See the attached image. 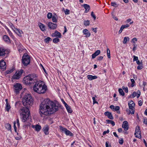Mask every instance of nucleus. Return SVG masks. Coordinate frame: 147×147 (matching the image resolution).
<instances>
[{"label":"nucleus","instance_id":"ddd939ff","mask_svg":"<svg viewBox=\"0 0 147 147\" xmlns=\"http://www.w3.org/2000/svg\"><path fill=\"white\" fill-rule=\"evenodd\" d=\"M122 127L124 128V130L125 131H127L128 129L129 126L128 125V123L127 121H124L123 122Z\"/></svg>","mask_w":147,"mask_h":147},{"label":"nucleus","instance_id":"f257e3e1","mask_svg":"<svg viewBox=\"0 0 147 147\" xmlns=\"http://www.w3.org/2000/svg\"><path fill=\"white\" fill-rule=\"evenodd\" d=\"M39 113L41 117H45L53 114L58 110L59 107L53 101L47 98L42 101L39 105Z\"/></svg>","mask_w":147,"mask_h":147},{"label":"nucleus","instance_id":"09e8293b","mask_svg":"<svg viewBox=\"0 0 147 147\" xmlns=\"http://www.w3.org/2000/svg\"><path fill=\"white\" fill-rule=\"evenodd\" d=\"M123 139H121V140H119V143L121 145L123 144Z\"/></svg>","mask_w":147,"mask_h":147},{"label":"nucleus","instance_id":"72a5a7b5","mask_svg":"<svg viewBox=\"0 0 147 147\" xmlns=\"http://www.w3.org/2000/svg\"><path fill=\"white\" fill-rule=\"evenodd\" d=\"M129 38L128 37H125L124 38V40L123 41V43H126L127 41H129Z\"/></svg>","mask_w":147,"mask_h":147},{"label":"nucleus","instance_id":"aec40b11","mask_svg":"<svg viewBox=\"0 0 147 147\" xmlns=\"http://www.w3.org/2000/svg\"><path fill=\"white\" fill-rule=\"evenodd\" d=\"M105 115L106 116H107L108 118L110 119H113V117L111 113L107 111L105 112Z\"/></svg>","mask_w":147,"mask_h":147},{"label":"nucleus","instance_id":"4d7b16f0","mask_svg":"<svg viewBox=\"0 0 147 147\" xmlns=\"http://www.w3.org/2000/svg\"><path fill=\"white\" fill-rule=\"evenodd\" d=\"M136 96H137L136 93L135 92H134L133 94H132V96L134 98Z\"/></svg>","mask_w":147,"mask_h":147},{"label":"nucleus","instance_id":"9d476101","mask_svg":"<svg viewBox=\"0 0 147 147\" xmlns=\"http://www.w3.org/2000/svg\"><path fill=\"white\" fill-rule=\"evenodd\" d=\"M48 26L50 29L51 30H55L57 27V25L56 24L51 22L48 23Z\"/></svg>","mask_w":147,"mask_h":147},{"label":"nucleus","instance_id":"603ef678","mask_svg":"<svg viewBox=\"0 0 147 147\" xmlns=\"http://www.w3.org/2000/svg\"><path fill=\"white\" fill-rule=\"evenodd\" d=\"M133 57H134V59H133L134 61H137V60H138V57H137V56H134Z\"/></svg>","mask_w":147,"mask_h":147},{"label":"nucleus","instance_id":"4c0bfd02","mask_svg":"<svg viewBox=\"0 0 147 147\" xmlns=\"http://www.w3.org/2000/svg\"><path fill=\"white\" fill-rule=\"evenodd\" d=\"M135 136L136 138L140 139L141 138V132H140V134L138 133H136V135H135Z\"/></svg>","mask_w":147,"mask_h":147},{"label":"nucleus","instance_id":"37998d69","mask_svg":"<svg viewBox=\"0 0 147 147\" xmlns=\"http://www.w3.org/2000/svg\"><path fill=\"white\" fill-rule=\"evenodd\" d=\"M69 10L67 9H66L64 11V13L65 15L69 14Z\"/></svg>","mask_w":147,"mask_h":147},{"label":"nucleus","instance_id":"7ed1b4c3","mask_svg":"<svg viewBox=\"0 0 147 147\" xmlns=\"http://www.w3.org/2000/svg\"><path fill=\"white\" fill-rule=\"evenodd\" d=\"M33 90L38 94H43L47 90V87L44 83L42 81L36 82L33 86Z\"/></svg>","mask_w":147,"mask_h":147},{"label":"nucleus","instance_id":"7c9ffc66","mask_svg":"<svg viewBox=\"0 0 147 147\" xmlns=\"http://www.w3.org/2000/svg\"><path fill=\"white\" fill-rule=\"evenodd\" d=\"M90 21L89 20H87L84 21V24L86 26H88L90 25Z\"/></svg>","mask_w":147,"mask_h":147},{"label":"nucleus","instance_id":"0eeeda50","mask_svg":"<svg viewBox=\"0 0 147 147\" xmlns=\"http://www.w3.org/2000/svg\"><path fill=\"white\" fill-rule=\"evenodd\" d=\"M23 71L21 69L20 71H16L15 74L13 75L12 78L13 79L18 80L21 77Z\"/></svg>","mask_w":147,"mask_h":147},{"label":"nucleus","instance_id":"c9c22d12","mask_svg":"<svg viewBox=\"0 0 147 147\" xmlns=\"http://www.w3.org/2000/svg\"><path fill=\"white\" fill-rule=\"evenodd\" d=\"M8 24L10 27L12 28L13 30L15 29L16 28L13 25V24L11 22H9L8 23Z\"/></svg>","mask_w":147,"mask_h":147},{"label":"nucleus","instance_id":"de8ad7c7","mask_svg":"<svg viewBox=\"0 0 147 147\" xmlns=\"http://www.w3.org/2000/svg\"><path fill=\"white\" fill-rule=\"evenodd\" d=\"M111 5L112 6L114 7H116L117 6V3L115 2H112L111 3Z\"/></svg>","mask_w":147,"mask_h":147},{"label":"nucleus","instance_id":"58836bf2","mask_svg":"<svg viewBox=\"0 0 147 147\" xmlns=\"http://www.w3.org/2000/svg\"><path fill=\"white\" fill-rule=\"evenodd\" d=\"M59 41V40L58 37L54 38L53 39V42L54 43H57Z\"/></svg>","mask_w":147,"mask_h":147},{"label":"nucleus","instance_id":"680f3d73","mask_svg":"<svg viewBox=\"0 0 147 147\" xmlns=\"http://www.w3.org/2000/svg\"><path fill=\"white\" fill-rule=\"evenodd\" d=\"M138 104L139 106H141L142 104V100H140L138 102Z\"/></svg>","mask_w":147,"mask_h":147},{"label":"nucleus","instance_id":"49530a36","mask_svg":"<svg viewBox=\"0 0 147 147\" xmlns=\"http://www.w3.org/2000/svg\"><path fill=\"white\" fill-rule=\"evenodd\" d=\"M129 26V24H126L125 25H123L121 26L123 27V28L124 29V28L128 27Z\"/></svg>","mask_w":147,"mask_h":147},{"label":"nucleus","instance_id":"4468645a","mask_svg":"<svg viewBox=\"0 0 147 147\" xmlns=\"http://www.w3.org/2000/svg\"><path fill=\"white\" fill-rule=\"evenodd\" d=\"M82 32L83 34L85 35V36L86 37H90L91 35L90 33L88 30L86 29H84Z\"/></svg>","mask_w":147,"mask_h":147},{"label":"nucleus","instance_id":"1a4fd4ad","mask_svg":"<svg viewBox=\"0 0 147 147\" xmlns=\"http://www.w3.org/2000/svg\"><path fill=\"white\" fill-rule=\"evenodd\" d=\"M9 50L0 48V57L4 56L5 55H8L9 53Z\"/></svg>","mask_w":147,"mask_h":147},{"label":"nucleus","instance_id":"13d9d810","mask_svg":"<svg viewBox=\"0 0 147 147\" xmlns=\"http://www.w3.org/2000/svg\"><path fill=\"white\" fill-rule=\"evenodd\" d=\"M22 137L21 136L16 137L15 139L17 140H20L21 139Z\"/></svg>","mask_w":147,"mask_h":147},{"label":"nucleus","instance_id":"473e14b6","mask_svg":"<svg viewBox=\"0 0 147 147\" xmlns=\"http://www.w3.org/2000/svg\"><path fill=\"white\" fill-rule=\"evenodd\" d=\"M59 128L60 131H61L64 132V133L67 129L66 128L63 127L61 126H59Z\"/></svg>","mask_w":147,"mask_h":147},{"label":"nucleus","instance_id":"f704fd0d","mask_svg":"<svg viewBox=\"0 0 147 147\" xmlns=\"http://www.w3.org/2000/svg\"><path fill=\"white\" fill-rule=\"evenodd\" d=\"M52 40V39L49 37H47L45 39V41L46 43H49V41Z\"/></svg>","mask_w":147,"mask_h":147},{"label":"nucleus","instance_id":"bb28decb","mask_svg":"<svg viewBox=\"0 0 147 147\" xmlns=\"http://www.w3.org/2000/svg\"><path fill=\"white\" fill-rule=\"evenodd\" d=\"M140 132H141L140 130V127L139 126H137L136 128V130L134 135H136V133H138L140 134Z\"/></svg>","mask_w":147,"mask_h":147},{"label":"nucleus","instance_id":"338daca9","mask_svg":"<svg viewBox=\"0 0 147 147\" xmlns=\"http://www.w3.org/2000/svg\"><path fill=\"white\" fill-rule=\"evenodd\" d=\"M113 134L116 137L118 138V136L117 135L116 132H114L113 133Z\"/></svg>","mask_w":147,"mask_h":147},{"label":"nucleus","instance_id":"412c9836","mask_svg":"<svg viewBox=\"0 0 147 147\" xmlns=\"http://www.w3.org/2000/svg\"><path fill=\"white\" fill-rule=\"evenodd\" d=\"M38 26L42 31H44L46 30L45 26L42 23H39L38 24Z\"/></svg>","mask_w":147,"mask_h":147},{"label":"nucleus","instance_id":"9b49d317","mask_svg":"<svg viewBox=\"0 0 147 147\" xmlns=\"http://www.w3.org/2000/svg\"><path fill=\"white\" fill-rule=\"evenodd\" d=\"M6 65L5 62L3 60L0 61V67L3 70H4L6 68Z\"/></svg>","mask_w":147,"mask_h":147},{"label":"nucleus","instance_id":"6e6d98bb","mask_svg":"<svg viewBox=\"0 0 147 147\" xmlns=\"http://www.w3.org/2000/svg\"><path fill=\"white\" fill-rule=\"evenodd\" d=\"M13 71V69H11L10 70H8L6 71V73L7 74H8L12 72Z\"/></svg>","mask_w":147,"mask_h":147},{"label":"nucleus","instance_id":"e2e57ef3","mask_svg":"<svg viewBox=\"0 0 147 147\" xmlns=\"http://www.w3.org/2000/svg\"><path fill=\"white\" fill-rule=\"evenodd\" d=\"M61 101L63 103L64 105L65 106H66L67 105V104L64 101L63 99H61Z\"/></svg>","mask_w":147,"mask_h":147},{"label":"nucleus","instance_id":"dca6fc26","mask_svg":"<svg viewBox=\"0 0 147 147\" xmlns=\"http://www.w3.org/2000/svg\"><path fill=\"white\" fill-rule=\"evenodd\" d=\"M13 31L19 36L21 37L22 36L21 34L23 33V32L21 30L16 28Z\"/></svg>","mask_w":147,"mask_h":147},{"label":"nucleus","instance_id":"5fc2aeb1","mask_svg":"<svg viewBox=\"0 0 147 147\" xmlns=\"http://www.w3.org/2000/svg\"><path fill=\"white\" fill-rule=\"evenodd\" d=\"M97 28H92V30L94 32H95V33H96L97 32Z\"/></svg>","mask_w":147,"mask_h":147},{"label":"nucleus","instance_id":"2eb2a0df","mask_svg":"<svg viewBox=\"0 0 147 147\" xmlns=\"http://www.w3.org/2000/svg\"><path fill=\"white\" fill-rule=\"evenodd\" d=\"M52 35L53 37H57L58 38H60L61 37V33L57 30H55L54 33L52 34Z\"/></svg>","mask_w":147,"mask_h":147},{"label":"nucleus","instance_id":"c756f323","mask_svg":"<svg viewBox=\"0 0 147 147\" xmlns=\"http://www.w3.org/2000/svg\"><path fill=\"white\" fill-rule=\"evenodd\" d=\"M106 121L108 123H111L113 126L115 125V122L112 120L107 119L106 120Z\"/></svg>","mask_w":147,"mask_h":147},{"label":"nucleus","instance_id":"b1692460","mask_svg":"<svg viewBox=\"0 0 147 147\" xmlns=\"http://www.w3.org/2000/svg\"><path fill=\"white\" fill-rule=\"evenodd\" d=\"M84 7L86 10L85 12V13L88 12L90 9V7L89 5L87 4H84Z\"/></svg>","mask_w":147,"mask_h":147},{"label":"nucleus","instance_id":"cd10ccee","mask_svg":"<svg viewBox=\"0 0 147 147\" xmlns=\"http://www.w3.org/2000/svg\"><path fill=\"white\" fill-rule=\"evenodd\" d=\"M66 109L69 113H71L72 111V109L70 108V107L67 105L66 106H65Z\"/></svg>","mask_w":147,"mask_h":147},{"label":"nucleus","instance_id":"f8f14e48","mask_svg":"<svg viewBox=\"0 0 147 147\" xmlns=\"http://www.w3.org/2000/svg\"><path fill=\"white\" fill-rule=\"evenodd\" d=\"M11 36L13 39L14 42L15 43L16 45L20 46L21 45L19 41L12 35V34L11 33Z\"/></svg>","mask_w":147,"mask_h":147},{"label":"nucleus","instance_id":"3c124183","mask_svg":"<svg viewBox=\"0 0 147 147\" xmlns=\"http://www.w3.org/2000/svg\"><path fill=\"white\" fill-rule=\"evenodd\" d=\"M122 88L123 89H124V91L126 93H127L128 92V89L127 87L125 88L124 87H123Z\"/></svg>","mask_w":147,"mask_h":147},{"label":"nucleus","instance_id":"a211bd4d","mask_svg":"<svg viewBox=\"0 0 147 147\" xmlns=\"http://www.w3.org/2000/svg\"><path fill=\"white\" fill-rule=\"evenodd\" d=\"M3 39L7 43H10L11 42L10 40L9 36L6 35L3 36Z\"/></svg>","mask_w":147,"mask_h":147},{"label":"nucleus","instance_id":"f03ea898","mask_svg":"<svg viewBox=\"0 0 147 147\" xmlns=\"http://www.w3.org/2000/svg\"><path fill=\"white\" fill-rule=\"evenodd\" d=\"M33 99L31 95L26 93L22 99V103L25 107H22L20 111L22 114V121L25 122L30 117V112L27 107L28 105H32L33 104Z\"/></svg>","mask_w":147,"mask_h":147},{"label":"nucleus","instance_id":"0e129e2a","mask_svg":"<svg viewBox=\"0 0 147 147\" xmlns=\"http://www.w3.org/2000/svg\"><path fill=\"white\" fill-rule=\"evenodd\" d=\"M143 123L147 125V119H144Z\"/></svg>","mask_w":147,"mask_h":147},{"label":"nucleus","instance_id":"393cba45","mask_svg":"<svg viewBox=\"0 0 147 147\" xmlns=\"http://www.w3.org/2000/svg\"><path fill=\"white\" fill-rule=\"evenodd\" d=\"M5 127L8 130L11 131V126L10 124L6 123L5 125Z\"/></svg>","mask_w":147,"mask_h":147},{"label":"nucleus","instance_id":"423d86ee","mask_svg":"<svg viewBox=\"0 0 147 147\" xmlns=\"http://www.w3.org/2000/svg\"><path fill=\"white\" fill-rule=\"evenodd\" d=\"M128 105L129 110L127 109L126 111L127 112L129 111V112L128 113V114L129 115L130 113L133 114L134 113V106L135 104L134 102L132 100H131L128 102Z\"/></svg>","mask_w":147,"mask_h":147},{"label":"nucleus","instance_id":"8fccbe9b","mask_svg":"<svg viewBox=\"0 0 147 147\" xmlns=\"http://www.w3.org/2000/svg\"><path fill=\"white\" fill-rule=\"evenodd\" d=\"M92 99L94 104L95 103H98L97 101H96V99L95 97H92Z\"/></svg>","mask_w":147,"mask_h":147},{"label":"nucleus","instance_id":"f3484780","mask_svg":"<svg viewBox=\"0 0 147 147\" xmlns=\"http://www.w3.org/2000/svg\"><path fill=\"white\" fill-rule=\"evenodd\" d=\"M49 126L46 125L43 128V131L45 135H48L49 134Z\"/></svg>","mask_w":147,"mask_h":147},{"label":"nucleus","instance_id":"69168bd1","mask_svg":"<svg viewBox=\"0 0 147 147\" xmlns=\"http://www.w3.org/2000/svg\"><path fill=\"white\" fill-rule=\"evenodd\" d=\"M123 29V27H122L121 26L120 28V30L119 31V34L121 33L122 32Z\"/></svg>","mask_w":147,"mask_h":147},{"label":"nucleus","instance_id":"864d4df0","mask_svg":"<svg viewBox=\"0 0 147 147\" xmlns=\"http://www.w3.org/2000/svg\"><path fill=\"white\" fill-rule=\"evenodd\" d=\"M120 107L118 106H116L115 107L114 110L115 111H118Z\"/></svg>","mask_w":147,"mask_h":147},{"label":"nucleus","instance_id":"6e6552de","mask_svg":"<svg viewBox=\"0 0 147 147\" xmlns=\"http://www.w3.org/2000/svg\"><path fill=\"white\" fill-rule=\"evenodd\" d=\"M15 88L14 91L16 93H18L19 91L22 89V85L18 83H16L13 86Z\"/></svg>","mask_w":147,"mask_h":147},{"label":"nucleus","instance_id":"ea45409f","mask_svg":"<svg viewBox=\"0 0 147 147\" xmlns=\"http://www.w3.org/2000/svg\"><path fill=\"white\" fill-rule=\"evenodd\" d=\"M131 87H133L134 86V83H135V81L133 79H131Z\"/></svg>","mask_w":147,"mask_h":147},{"label":"nucleus","instance_id":"774afa93","mask_svg":"<svg viewBox=\"0 0 147 147\" xmlns=\"http://www.w3.org/2000/svg\"><path fill=\"white\" fill-rule=\"evenodd\" d=\"M115 107V106L113 105H111L110 106V108L114 110Z\"/></svg>","mask_w":147,"mask_h":147},{"label":"nucleus","instance_id":"bf43d9fd","mask_svg":"<svg viewBox=\"0 0 147 147\" xmlns=\"http://www.w3.org/2000/svg\"><path fill=\"white\" fill-rule=\"evenodd\" d=\"M109 132V129H108L107 131H104L103 133V135H104L107 133H108Z\"/></svg>","mask_w":147,"mask_h":147},{"label":"nucleus","instance_id":"052dcab7","mask_svg":"<svg viewBox=\"0 0 147 147\" xmlns=\"http://www.w3.org/2000/svg\"><path fill=\"white\" fill-rule=\"evenodd\" d=\"M103 57L102 56L98 57L97 60L98 61H100L103 59Z\"/></svg>","mask_w":147,"mask_h":147},{"label":"nucleus","instance_id":"4be33fe9","mask_svg":"<svg viewBox=\"0 0 147 147\" xmlns=\"http://www.w3.org/2000/svg\"><path fill=\"white\" fill-rule=\"evenodd\" d=\"M88 79L90 80H93L97 78L96 76H92L91 75H88L87 76Z\"/></svg>","mask_w":147,"mask_h":147},{"label":"nucleus","instance_id":"6ab92c4d","mask_svg":"<svg viewBox=\"0 0 147 147\" xmlns=\"http://www.w3.org/2000/svg\"><path fill=\"white\" fill-rule=\"evenodd\" d=\"M32 128L35 129V130L37 131H39L41 129V126L38 124L35 125H32Z\"/></svg>","mask_w":147,"mask_h":147},{"label":"nucleus","instance_id":"c03bdc74","mask_svg":"<svg viewBox=\"0 0 147 147\" xmlns=\"http://www.w3.org/2000/svg\"><path fill=\"white\" fill-rule=\"evenodd\" d=\"M112 17L115 20L117 21L118 20L117 18L116 17L115 15L113 13H112Z\"/></svg>","mask_w":147,"mask_h":147},{"label":"nucleus","instance_id":"a878e982","mask_svg":"<svg viewBox=\"0 0 147 147\" xmlns=\"http://www.w3.org/2000/svg\"><path fill=\"white\" fill-rule=\"evenodd\" d=\"M65 134L67 136H73V134L71 133L69 131L66 129V130L65 132Z\"/></svg>","mask_w":147,"mask_h":147},{"label":"nucleus","instance_id":"e433bc0d","mask_svg":"<svg viewBox=\"0 0 147 147\" xmlns=\"http://www.w3.org/2000/svg\"><path fill=\"white\" fill-rule=\"evenodd\" d=\"M11 107L10 106L9 104H6V106L5 107V109L7 111L9 112V109H10Z\"/></svg>","mask_w":147,"mask_h":147},{"label":"nucleus","instance_id":"79ce46f5","mask_svg":"<svg viewBox=\"0 0 147 147\" xmlns=\"http://www.w3.org/2000/svg\"><path fill=\"white\" fill-rule=\"evenodd\" d=\"M137 38H133L131 41V42L134 43V44H135L137 42Z\"/></svg>","mask_w":147,"mask_h":147},{"label":"nucleus","instance_id":"39448f33","mask_svg":"<svg viewBox=\"0 0 147 147\" xmlns=\"http://www.w3.org/2000/svg\"><path fill=\"white\" fill-rule=\"evenodd\" d=\"M30 62V59L29 56L26 53L23 55L22 58V63L24 65L26 66L29 64Z\"/></svg>","mask_w":147,"mask_h":147},{"label":"nucleus","instance_id":"20e7f679","mask_svg":"<svg viewBox=\"0 0 147 147\" xmlns=\"http://www.w3.org/2000/svg\"><path fill=\"white\" fill-rule=\"evenodd\" d=\"M36 77V75L32 74L24 77L23 80L24 83L26 84L30 85L34 82V78Z\"/></svg>","mask_w":147,"mask_h":147},{"label":"nucleus","instance_id":"a19ab883","mask_svg":"<svg viewBox=\"0 0 147 147\" xmlns=\"http://www.w3.org/2000/svg\"><path fill=\"white\" fill-rule=\"evenodd\" d=\"M47 18L48 19H50L52 17V14L51 13H49L47 15Z\"/></svg>","mask_w":147,"mask_h":147},{"label":"nucleus","instance_id":"5701e85b","mask_svg":"<svg viewBox=\"0 0 147 147\" xmlns=\"http://www.w3.org/2000/svg\"><path fill=\"white\" fill-rule=\"evenodd\" d=\"M100 53V51L99 50L96 51L92 55V58L94 59L96 56L99 55Z\"/></svg>","mask_w":147,"mask_h":147},{"label":"nucleus","instance_id":"2f4dec72","mask_svg":"<svg viewBox=\"0 0 147 147\" xmlns=\"http://www.w3.org/2000/svg\"><path fill=\"white\" fill-rule=\"evenodd\" d=\"M119 92L121 95L122 96H124V92L121 88H120L119 89Z\"/></svg>","mask_w":147,"mask_h":147},{"label":"nucleus","instance_id":"c85d7f7f","mask_svg":"<svg viewBox=\"0 0 147 147\" xmlns=\"http://www.w3.org/2000/svg\"><path fill=\"white\" fill-rule=\"evenodd\" d=\"M57 16L55 14V16H53L52 17V20L53 22L56 23L57 22Z\"/></svg>","mask_w":147,"mask_h":147},{"label":"nucleus","instance_id":"a18cd8bd","mask_svg":"<svg viewBox=\"0 0 147 147\" xmlns=\"http://www.w3.org/2000/svg\"><path fill=\"white\" fill-rule=\"evenodd\" d=\"M91 16L94 18V20H95L96 18V17L95 15L94 14L93 12H91Z\"/></svg>","mask_w":147,"mask_h":147}]
</instances>
